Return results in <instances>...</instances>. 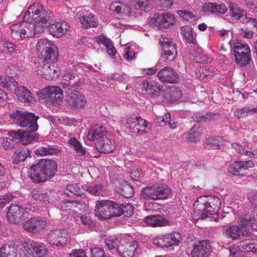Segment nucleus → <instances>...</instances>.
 <instances>
[{
    "mask_svg": "<svg viewBox=\"0 0 257 257\" xmlns=\"http://www.w3.org/2000/svg\"><path fill=\"white\" fill-rule=\"evenodd\" d=\"M105 242L108 249L118 252L122 257H133L138 252V242L129 236L122 237L119 239L114 236H109Z\"/></svg>",
    "mask_w": 257,
    "mask_h": 257,
    "instance_id": "obj_1",
    "label": "nucleus"
},
{
    "mask_svg": "<svg viewBox=\"0 0 257 257\" xmlns=\"http://www.w3.org/2000/svg\"><path fill=\"white\" fill-rule=\"evenodd\" d=\"M57 169V166L55 161L42 159L30 168L28 174L34 182L39 183L53 177Z\"/></svg>",
    "mask_w": 257,
    "mask_h": 257,
    "instance_id": "obj_2",
    "label": "nucleus"
},
{
    "mask_svg": "<svg viewBox=\"0 0 257 257\" xmlns=\"http://www.w3.org/2000/svg\"><path fill=\"white\" fill-rule=\"evenodd\" d=\"M213 203L214 207H219L220 202L219 199L214 196H200L194 203V220L204 219L208 217L209 215L215 213L214 207L211 205Z\"/></svg>",
    "mask_w": 257,
    "mask_h": 257,
    "instance_id": "obj_3",
    "label": "nucleus"
},
{
    "mask_svg": "<svg viewBox=\"0 0 257 257\" xmlns=\"http://www.w3.org/2000/svg\"><path fill=\"white\" fill-rule=\"evenodd\" d=\"M52 17V14L48 13L41 4L35 3L29 8L25 14L24 20L35 23L38 25V30H41L42 28H46Z\"/></svg>",
    "mask_w": 257,
    "mask_h": 257,
    "instance_id": "obj_4",
    "label": "nucleus"
},
{
    "mask_svg": "<svg viewBox=\"0 0 257 257\" xmlns=\"http://www.w3.org/2000/svg\"><path fill=\"white\" fill-rule=\"evenodd\" d=\"M231 50L233 52L237 65L244 66L250 61V50L247 44L238 39H231L229 43Z\"/></svg>",
    "mask_w": 257,
    "mask_h": 257,
    "instance_id": "obj_5",
    "label": "nucleus"
},
{
    "mask_svg": "<svg viewBox=\"0 0 257 257\" xmlns=\"http://www.w3.org/2000/svg\"><path fill=\"white\" fill-rule=\"evenodd\" d=\"M38 25L32 22H27L23 20L22 23L14 24L11 27L12 36L16 39L20 38H26L44 31L45 29L42 28L41 30H38Z\"/></svg>",
    "mask_w": 257,
    "mask_h": 257,
    "instance_id": "obj_6",
    "label": "nucleus"
},
{
    "mask_svg": "<svg viewBox=\"0 0 257 257\" xmlns=\"http://www.w3.org/2000/svg\"><path fill=\"white\" fill-rule=\"evenodd\" d=\"M10 117L14 123L21 127H29L30 131H36L38 129L37 120L38 117L33 113L17 110L11 113Z\"/></svg>",
    "mask_w": 257,
    "mask_h": 257,
    "instance_id": "obj_7",
    "label": "nucleus"
},
{
    "mask_svg": "<svg viewBox=\"0 0 257 257\" xmlns=\"http://www.w3.org/2000/svg\"><path fill=\"white\" fill-rule=\"evenodd\" d=\"M36 51L41 58L44 60L57 61L59 56L56 46L46 38L40 39L36 44Z\"/></svg>",
    "mask_w": 257,
    "mask_h": 257,
    "instance_id": "obj_8",
    "label": "nucleus"
},
{
    "mask_svg": "<svg viewBox=\"0 0 257 257\" xmlns=\"http://www.w3.org/2000/svg\"><path fill=\"white\" fill-rule=\"evenodd\" d=\"M115 202L109 200H98L95 202L94 213L100 220H106L118 215L120 213L115 208Z\"/></svg>",
    "mask_w": 257,
    "mask_h": 257,
    "instance_id": "obj_9",
    "label": "nucleus"
},
{
    "mask_svg": "<svg viewBox=\"0 0 257 257\" xmlns=\"http://www.w3.org/2000/svg\"><path fill=\"white\" fill-rule=\"evenodd\" d=\"M38 95L40 99L51 102L54 104H60L63 100L62 90L59 86H48L40 90Z\"/></svg>",
    "mask_w": 257,
    "mask_h": 257,
    "instance_id": "obj_10",
    "label": "nucleus"
},
{
    "mask_svg": "<svg viewBox=\"0 0 257 257\" xmlns=\"http://www.w3.org/2000/svg\"><path fill=\"white\" fill-rule=\"evenodd\" d=\"M40 62L36 72L45 79H52L59 76V68L55 65L57 61L40 59Z\"/></svg>",
    "mask_w": 257,
    "mask_h": 257,
    "instance_id": "obj_11",
    "label": "nucleus"
},
{
    "mask_svg": "<svg viewBox=\"0 0 257 257\" xmlns=\"http://www.w3.org/2000/svg\"><path fill=\"white\" fill-rule=\"evenodd\" d=\"M21 249L28 257H45L48 252L46 245L39 242H24L21 244Z\"/></svg>",
    "mask_w": 257,
    "mask_h": 257,
    "instance_id": "obj_12",
    "label": "nucleus"
},
{
    "mask_svg": "<svg viewBox=\"0 0 257 257\" xmlns=\"http://www.w3.org/2000/svg\"><path fill=\"white\" fill-rule=\"evenodd\" d=\"M175 16L171 13H156L151 17L149 20V24L159 29L168 28L175 24Z\"/></svg>",
    "mask_w": 257,
    "mask_h": 257,
    "instance_id": "obj_13",
    "label": "nucleus"
},
{
    "mask_svg": "<svg viewBox=\"0 0 257 257\" xmlns=\"http://www.w3.org/2000/svg\"><path fill=\"white\" fill-rule=\"evenodd\" d=\"M181 234L177 232L161 234L153 239V243L162 248H168L177 245L181 240Z\"/></svg>",
    "mask_w": 257,
    "mask_h": 257,
    "instance_id": "obj_14",
    "label": "nucleus"
},
{
    "mask_svg": "<svg viewBox=\"0 0 257 257\" xmlns=\"http://www.w3.org/2000/svg\"><path fill=\"white\" fill-rule=\"evenodd\" d=\"M70 240V235L65 229L51 230L48 235V241L53 246H64Z\"/></svg>",
    "mask_w": 257,
    "mask_h": 257,
    "instance_id": "obj_15",
    "label": "nucleus"
},
{
    "mask_svg": "<svg viewBox=\"0 0 257 257\" xmlns=\"http://www.w3.org/2000/svg\"><path fill=\"white\" fill-rule=\"evenodd\" d=\"M239 216L240 215L238 216L237 219L239 225H231L229 227H225L223 229L224 233L232 239H238L240 236H244L248 239L253 238L254 235L251 232L250 230H247L246 226L239 221Z\"/></svg>",
    "mask_w": 257,
    "mask_h": 257,
    "instance_id": "obj_16",
    "label": "nucleus"
},
{
    "mask_svg": "<svg viewBox=\"0 0 257 257\" xmlns=\"http://www.w3.org/2000/svg\"><path fill=\"white\" fill-rule=\"evenodd\" d=\"M31 208H23L18 205H11L7 214L9 220L15 223H19L22 219L25 218Z\"/></svg>",
    "mask_w": 257,
    "mask_h": 257,
    "instance_id": "obj_17",
    "label": "nucleus"
},
{
    "mask_svg": "<svg viewBox=\"0 0 257 257\" xmlns=\"http://www.w3.org/2000/svg\"><path fill=\"white\" fill-rule=\"evenodd\" d=\"M160 43L163 48L162 57L168 61H172L177 54L175 44L170 38L163 37L160 39Z\"/></svg>",
    "mask_w": 257,
    "mask_h": 257,
    "instance_id": "obj_18",
    "label": "nucleus"
},
{
    "mask_svg": "<svg viewBox=\"0 0 257 257\" xmlns=\"http://www.w3.org/2000/svg\"><path fill=\"white\" fill-rule=\"evenodd\" d=\"M46 222L41 217H33L23 223V228L29 232L37 233L45 228Z\"/></svg>",
    "mask_w": 257,
    "mask_h": 257,
    "instance_id": "obj_19",
    "label": "nucleus"
},
{
    "mask_svg": "<svg viewBox=\"0 0 257 257\" xmlns=\"http://www.w3.org/2000/svg\"><path fill=\"white\" fill-rule=\"evenodd\" d=\"M141 89L146 95L151 96L158 95L162 89L158 82L152 79L144 80L141 84Z\"/></svg>",
    "mask_w": 257,
    "mask_h": 257,
    "instance_id": "obj_20",
    "label": "nucleus"
},
{
    "mask_svg": "<svg viewBox=\"0 0 257 257\" xmlns=\"http://www.w3.org/2000/svg\"><path fill=\"white\" fill-rule=\"evenodd\" d=\"M66 99L68 103L77 108L84 106L86 101L84 96L80 92L68 90L66 94Z\"/></svg>",
    "mask_w": 257,
    "mask_h": 257,
    "instance_id": "obj_21",
    "label": "nucleus"
},
{
    "mask_svg": "<svg viewBox=\"0 0 257 257\" xmlns=\"http://www.w3.org/2000/svg\"><path fill=\"white\" fill-rule=\"evenodd\" d=\"M158 76L159 79L163 82L176 83L179 80L176 72L169 67H165L161 69L158 73Z\"/></svg>",
    "mask_w": 257,
    "mask_h": 257,
    "instance_id": "obj_22",
    "label": "nucleus"
},
{
    "mask_svg": "<svg viewBox=\"0 0 257 257\" xmlns=\"http://www.w3.org/2000/svg\"><path fill=\"white\" fill-rule=\"evenodd\" d=\"M211 246L208 240H202L194 245L191 252L192 257H208Z\"/></svg>",
    "mask_w": 257,
    "mask_h": 257,
    "instance_id": "obj_23",
    "label": "nucleus"
},
{
    "mask_svg": "<svg viewBox=\"0 0 257 257\" xmlns=\"http://www.w3.org/2000/svg\"><path fill=\"white\" fill-rule=\"evenodd\" d=\"M14 88L15 94L19 100L28 104L34 103L35 102V97L26 87L18 85Z\"/></svg>",
    "mask_w": 257,
    "mask_h": 257,
    "instance_id": "obj_24",
    "label": "nucleus"
},
{
    "mask_svg": "<svg viewBox=\"0 0 257 257\" xmlns=\"http://www.w3.org/2000/svg\"><path fill=\"white\" fill-rule=\"evenodd\" d=\"M68 24L65 22H57L48 27L49 33L57 38H60L64 35L68 31Z\"/></svg>",
    "mask_w": 257,
    "mask_h": 257,
    "instance_id": "obj_25",
    "label": "nucleus"
},
{
    "mask_svg": "<svg viewBox=\"0 0 257 257\" xmlns=\"http://www.w3.org/2000/svg\"><path fill=\"white\" fill-rule=\"evenodd\" d=\"M145 222L151 227L165 226L169 225V221L160 215L148 216L144 218Z\"/></svg>",
    "mask_w": 257,
    "mask_h": 257,
    "instance_id": "obj_26",
    "label": "nucleus"
},
{
    "mask_svg": "<svg viewBox=\"0 0 257 257\" xmlns=\"http://www.w3.org/2000/svg\"><path fill=\"white\" fill-rule=\"evenodd\" d=\"M106 134L105 127L102 125H95L89 131L87 138L90 141L101 140Z\"/></svg>",
    "mask_w": 257,
    "mask_h": 257,
    "instance_id": "obj_27",
    "label": "nucleus"
},
{
    "mask_svg": "<svg viewBox=\"0 0 257 257\" xmlns=\"http://www.w3.org/2000/svg\"><path fill=\"white\" fill-rule=\"evenodd\" d=\"M0 257H18L17 246L13 242L3 244L0 247Z\"/></svg>",
    "mask_w": 257,
    "mask_h": 257,
    "instance_id": "obj_28",
    "label": "nucleus"
},
{
    "mask_svg": "<svg viewBox=\"0 0 257 257\" xmlns=\"http://www.w3.org/2000/svg\"><path fill=\"white\" fill-rule=\"evenodd\" d=\"M96 147L100 153H109L114 149V144L109 139L104 138L96 143Z\"/></svg>",
    "mask_w": 257,
    "mask_h": 257,
    "instance_id": "obj_29",
    "label": "nucleus"
},
{
    "mask_svg": "<svg viewBox=\"0 0 257 257\" xmlns=\"http://www.w3.org/2000/svg\"><path fill=\"white\" fill-rule=\"evenodd\" d=\"M156 199L164 200L167 199L171 195L170 189L166 185L160 183L155 184Z\"/></svg>",
    "mask_w": 257,
    "mask_h": 257,
    "instance_id": "obj_30",
    "label": "nucleus"
},
{
    "mask_svg": "<svg viewBox=\"0 0 257 257\" xmlns=\"http://www.w3.org/2000/svg\"><path fill=\"white\" fill-rule=\"evenodd\" d=\"M96 41L98 44H103L106 47L107 53L109 55L113 57L116 53V51L113 46L111 41L103 35H100L95 37Z\"/></svg>",
    "mask_w": 257,
    "mask_h": 257,
    "instance_id": "obj_31",
    "label": "nucleus"
},
{
    "mask_svg": "<svg viewBox=\"0 0 257 257\" xmlns=\"http://www.w3.org/2000/svg\"><path fill=\"white\" fill-rule=\"evenodd\" d=\"M239 221L246 226V229L257 231V222H255L254 218L248 214H242L239 216Z\"/></svg>",
    "mask_w": 257,
    "mask_h": 257,
    "instance_id": "obj_32",
    "label": "nucleus"
},
{
    "mask_svg": "<svg viewBox=\"0 0 257 257\" xmlns=\"http://www.w3.org/2000/svg\"><path fill=\"white\" fill-rule=\"evenodd\" d=\"M181 34L183 39L188 43L195 44L196 34L194 33L192 28L190 26H182L180 28Z\"/></svg>",
    "mask_w": 257,
    "mask_h": 257,
    "instance_id": "obj_33",
    "label": "nucleus"
},
{
    "mask_svg": "<svg viewBox=\"0 0 257 257\" xmlns=\"http://www.w3.org/2000/svg\"><path fill=\"white\" fill-rule=\"evenodd\" d=\"M30 151L27 148H23L17 150L13 156V162L14 164H18L24 161L30 155Z\"/></svg>",
    "mask_w": 257,
    "mask_h": 257,
    "instance_id": "obj_34",
    "label": "nucleus"
},
{
    "mask_svg": "<svg viewBox=\"0 0 257 257\" xmlns=\"http://www.w3.org/2000/svg\"><path fill=\"white\" fill-rule=\"evenodd\" d=\"M79 21L82 27L84 28L96 27L98 25L96 17L91 14L80 17Z\"/></svg>",
    "mask_w": 257,
    "mask_h": 257,
    "instance_id": "obj_35",
    "label": "nucleus"
},
{
    "mask_svg": "<svg viewBox=\"0 0 257 257\" xmlns=\"http://www.w3.org/2000/svg\"><path fill=\"white\" fill-rule=\"evenodd\" d=\"M115 208L117 211L120 212L119 214L116 216H120L124 214L126 216H131L134 210V207L130 203H124L118 204L115 202Z\"/></svg>",
    "mask_w": 257,
    "mask_h": 257,
    "instance_id": "obj_36",
    "label": "nucleus"
},
{
    "mask_svg": "<svg viewBox=\"0 0 257 257\" xmlns=\"http://www.w3.org/2000/svg\"><path fill=\"white\" fill-rule=\"evenodd\" d=\"M32 197L35 200L39 201L42 204H47L51 202L50 199L49 198L47 193L43 192L41 189H34L32 193Z\"/></svg>",
    "mask_w": 257,
    "mask_h": 257,
    "instance_id": "obj_37",
    "label": "nucleus"
},
{
    "mask_svg": "<svg viewBox=\"0 0 257 257\" xmlns=\"http://www.w3.org/2000/svg\"><path fill=\"white\" fill-rule=\"evenodd\" d=\"M18 83L12 78L8 76H0V85L7 89L12 90V87H16Z\"/></svg>",
    "mask_w": 257,
    "mask_h": 257,
    "instance_id": "obj_38",
    "label": "nucleus"
},
{
    "mask_svg": "<svg viewBox=\"0 0 257 257\" xmlns=\"http://www.w3.org/2000/svg\"><path fill=\"white\" fill-rule=\"evenodd\" d=\"M155 188L154 184L143 188L141 192L142 197L146 200H157Z\"/></svg>",
    "mask_w": 257,
    "mask_h": 257,
    "instance_id": "obj_39",
    "label": "nucleus"
},
{
    "mask_svg": "<svg viewBox=\"0 0 257 257\" xmlns=\"http://www.w3.org/2000/svg\"><path fill=\"white\" fill-rule=\"evenodd\" d=\"M35 131H30L29 127H27V131H23L21 142L23 144H28L32 143L35 139H37L38 135L33 133Z\"/></svg>",
    "mask_w": 257,
    "mask_h": 257,
    "instance_id": "obj_40",
    "label": "nucleus"
},
{
    "mask_svg": "<svg viewBox=\"0 0 257 257\" xmlns=\"http://www.w3.org/2000/svg\"><path fill=\"white\" fill-rule=\"evenodd\" d=\"M228 8L231 13V16L235 19H239L244 16V10L239 7L236 4L230 2Z\"/></svg>",
    "mask_w": 257,
    "mask_h": 257,
    "instance_id": "obj_41",
    "label": "nucleus"
},
{
    "mask_svg": "<svg viewBox=\"0 0 257 257\" xmlns=\"http://www.w3.org/2000/svg\"><path fill=\"white\" fill-rule=\"evenodd\" d=\"M59 152L58 149L50 147H40L35 150V154L40 156L53 155Z\"/></svg>",
    "mask_w": 257,
    "mask_h": 257,
    "instance_id": "obj_42",
    "label": "nucleus"
},
{
    "mask_svg": "<svg viewBox=\"0 0 257 257\" xmlns=\"http://www.w3.org/2000/svg\"><path fill=\"white\" fill-rule=\"evenodd\" d=\"M206 144L210 149L216 150L223 145V140L221 137L218 136L209 138L207 140Z\"/></svg>",
    "mask_w": 257,
    "mask_h": 257,
    "instance_id": "obj_43",
    "label": "nucleus"
},
{
    "mask_svg": "<svg viewBox=\"0 0 257 257\" xmlns=\"http://www.w3.org/2000/svg\"><path fill=\"white\" fill-rule=\"evenodd\" d=\"M69 143L76 153L79 155H84L86 153V149L83 148L80 143L75 138H72L69 141Z\"/></svg>",
    "mask_w": 257,
    "mask_h": 257,
    "instance_id": "obj_44",
    "label": "nucleus"
},
{
    "mask_svg": "<svg viewBox=\"0 0 257 257\" xmlns=\"http://www.w3.org/2000/svg\"><path fill=\"white\" fill-rule=\"evenodd\" d=\"M188 141L189 142H197L200 137V132L198 127L193 126L188 133Z\"/></svg>",
    "mask_w": 257,
    "mask_h": 257,
    "instance_id": "obj_45",
    "label": "nucleus"
},
{
    "mask_svg": "<svg viewBox=\"0 0 257 257\" xmlns=\"http://www.w3.org/2000/svg\"><path fill=\"white\" fill-rule=\"evenodd\" d=\"M86 191L91 195L99 196L103 193L104 188L102 184H95L88 186Z\"/></svg>",
    "mask_w": 257,
    "mask_h": 257,
    "instance_id": "obj_46",
    "label": "nucleus"
},
{
    "mask_svg": "<svg viewBox=\"0 0 257 257\" xmlns=\"http://www.w3.org/2000/svg\"><path fill=\"white\" fill-rule=\"evenodd\" d=\"M238 168L240 171V175L243 174V173L249 168H251L254 166V164L252 161H237Z\"/></svg>",
    "mask_w": 257,
    "mask_h": 257,
    "instance_id": "obj_47",
    "label": "nucleus"
},
{
    "mask_svg": "<svg viewBox=\"0 0 257 257\" xmlns=\"http://www.w3.org/2000/svg\"><path fill=\"white\" fill-rule=\"evenodd\" d=\"M215 3L213 2L205 3L202 6V10L206 15H214Z\"/></svg>",
    "mask_w": 257,
    "mask_h": 257,
    "instance_id": "obj_48",
    "label": "nucleus"
},
{
    "mask_svg": "<svg viewBox=\"0 0 257 257\" xmlns=\"http://www.w3.org/2000/svg\"><path fill=\"white\" fill-rule=\"evenodd\" d=\"M215 7L214 15L216 16H222L228 10L226 6L223 3H216Z\"/></svg>",
    "mask_w": 257,
    "mask_h": 257,
    "instance_id": "obj_49",
    "label": "nucleus"
},
{
    "mask_svg": "<svg viewBox=\"0 0 257 257\" xmlns=\"http://www.w3.org/2000/svg\"><path fill=\"white\" fill-rule=\"evenodd\" d=\"M180 17L185 20L192 22L196 20V17L192 13L186 10H179L177 12Z\"/></svg>",
    "mask_w": 257,
    "mask_h": 257,
    "instance_id": "obj_50",
    "label": "nucleus"
},
{
    "mask_svg": "<svg viewBox=\"0 0 257 257\" xmlns=\"http://www.w3.org/2000/svg\"><path fill=\"white\" fill-rule=\"evenodd\" d=\"M65 203H67V207L70 208H78V210H82L86 207V204L84 202H82L81 201H69L66 200Z\"/></svg>",
    "mask_w": 257,
    "mask_h": 257,
    "instance_id": "obj_51",
    "label": "nucleus"
},
{
    "mask_svg": "<svg viewBox=\"0 0 257 257\" xmlns=\"http://www.w3.org/2000/svg\"><path fill=\"white\" fill-rule=\"evenodd\" d=\"M137 133H143L145 132V128L149 129V123L141 117H138Z\"/></svg>",
    "mask_w": 257,
    "mask_h": 257,
    "instance_id": "obj_52",
    "label": "nucleus"
},
{
    "mask_svg": "<svg viewBox=\"0 0 257 257\" xmlns=\"http://www.w3.org/2000/svg\"><path fill=\"white\" fill-rule=\"evenodd\" d=\"M171 115L169 113H166L164 116H156L154 119L155 122L159 126H165L168 124Z\"/></svg>",
    "mask_w": 257,
    "mask_h": 257,
    "instance_id": "obj_53",
    "label": "nucleus"
},
{
    "mask_svg": "<svg viewBox=\"0 0 257 257\" xmlns=\"http://www.w3.org/2000/svg\"><path fill=\"white\" fill-rule=\"evenodd\" d=\"M1 47H3L2 51L4 52H7L9 53H14L16 52V45L10 42L4 41L1 43Z\"/></svg>",
    "mask_w": 257,
    "mask_h": 257,
    "instance_id": "obj_54",
    "label": "nucleus"
},
{
    "mask_svg": "<svg viewBox=\"0 0 257 257\" xmlns=\"http://www.w3.org/2000/svg\"><path fill=\"white\" fill-rule=\"evenodd\" d=\"M133 188L126 182L124 183L122 185L120 193L125 197L128 198L133 195Z\"/></svg>",
    "mask_w": 257,
    "mask_h": 257,
    "instance_id": "obj_55",
    "label": "nucleus"
},
{
    "mask_svg": "<svg viewBox=\"0 0 257 257\" xmlns=\"http://www.w3.org/2000/svg\"><path fill=\"white\" fill-rule=\"evenodd\" d=\"M133 6L137 9L145 10L149 5V0H132Z\"/></svg>",
    "mask_w": 257,
    "mask_h": 257,
    "instance_id": "obj_56",
    "label": "nucleus"
},
{
    "mask_svg": "<svg viewBox=\"0 0 257 257\" xmlns=\"http://www.w3.org/2000/svg\"><path fill=\"white\" fill-rule=\"evenodd\" d=\"M240 247L245 251L257 253L256 244L246 242L240 244Z\"/></svg>",
    "mask_w": 257,
    "mask_h": 257,
    "instance_id": "obj_57",
    "label": "nucleus"
},
{
    "mask_svg": "<svg viewBox=\"0 0 257 257\" xmlns=\"http://www.w3.org/2000/svg\"><path fill=\"white\" fill-rule=\"evenodd\" d=\"M123 56L127 61H131L134 59L135 52L133 48L130 46L126 47L124 50Z\"/></svg>",
    "mask_w": 257,
    "mask_h": 257,
    "instance_id": "obj_58",
    "label": "nucleus"
},
{
    "mask_svg": "<svg viewBox=\"0 0 257 257\" xmlns=\"http://www.w3.org/2000/svg\"><path fill=\"white\" fill-rule=\"evenodd\" d=\"M91 257H108L105 255L104 250L99 247L90 248Z\"/></svg>",
    "mask_w": 257,
    "mask_h": 257,
    "instance_id": "obj_59",
    "label": "nucleus"
},
{
    "mask_svg": "<svg viewBox=\"0 0 257 257\" xmlns=\"http://www.w3.org/2000/svg\"><path fill=\"white\" fill-rule=\"evenodd\" d=\"M234 115L238 118H244L249 115V107L239 108L234 111Z\"/></svg>",
    "mask_w": 257,
    "mask_h": 257,
    "instance_id": "obj_60",
    "label": "nucleus"
},
{
    "mask_svg": "<svg viewBox=\"0 0 257 257\" xmlns=\"http://www.w3.org/2000/svg\"><path fill=\"white\" fill-rule=\"evenodd\" d=\"M237 161L228 166L227 168L228 172L234 175H240L239 168H238Z\"/></svg>",
    "mask_w": 257,
    "mask_h": 257,
    "instance_id": "obj_61",
    "label": "nucleus"
},
{
    "mask_svg": "<svg viewBox=\"0 0 257 257\" xmlns=\"http://www.w3.org/2000/svg\"><path fill=\"white\" fill-rule=\"evenodd\" d=\"M123 4L114 2L110 4L109 8L112 11L117 14H121Z\"/></svg>",
    "mask_w": 257,
    "mask_h": 257,
    "instance_id": "obj_62",
    "label": "nucleus"
},
{
    "mask_svg": "<svg viewBox=\"0 0 257 257\" xmlns=\"http://www.w3.org/2000/svg\"><path fill=\"white\" fill-rule=\"evenodd\" d=\"M92 40L88 37H82L79 39L77 43L80 46H83L84 48L89 47V45L91 44Z\"/></svg>",
    "mask_w": 257,
    "mask_h": 257,
    "instance_id": "obj_63",
    "label": "nucleus"
},
{
    "mask_svg": "<svg viewBox=\"0 0 257 257\" xmlns=\"http://www.w3.org/2000/svg\"><path fill=\"white\" fill-rule=\"evenodd\" d=\"M69 255V257H87L85 251L83 249L72 250Z\"/></svg>",
    "mask_w": 257,
    "mask_h": 257,
    "instance_id": "obj_64",
    "label": "nucleus"
}]
</instances>
